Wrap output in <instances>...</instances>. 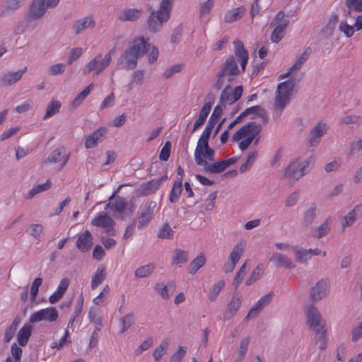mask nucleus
Instances as JSON below:
<instances>
[{
    "mask_svg": "<svg viewBox=\"0 0 362 362\" xmlns=\"http://www.w3.org/2000/svg\"><path fill=\"white\" fill-rule=\"evenodd\" d=\"M316 206L315 204L310 206L304 214L303 216V224L306 226L310 225L315 218L316 216Z\"/></svg>",
    "mask_w": 362,
    "mask_h": 362,
    "instance_id": "54",
    "label": "nucleus"
},
{
    "mask_svg": "<svg viewBox=\"0 0 362 362\" xmlns=\"http://www.w3.org/2000/svg\"><path fill=\"white\" fill-rule=\"evenodd\" d=\"M307 325L315 332V344L321 350L327 347L328 341V328L326 321L314 305H310L305 308Z\"/></svg>",
    "mask_w": 362,
    "mask_h": 362,
    "instance_id": "1",
    "label": "nucleus"
},
{
    "mask_svg": "<svg viewBox=\"0 0 362 362\" xmlns=\"http://www.w3.org/2000/svg\"><path fill=\"white\" fill-rule=\"evenodd\" d=\"M338 22V16L337 15H332L328 22L325 28V32L327 33L329 35H332L333 32L336 28L337 23Z\"/></svg>",
    "mask_w": 362,
    "mask_h": 362,
    "instance_id": "63",
    "label": "nucleus"
},
{
    "mask_svg": "<svg viewBox=\"0 0 362 362\" xmlns=\"http://www.w3.org/2000/svg\"><path fill=\"white\" fill-rule=\"evenodd\" d=\"M95 26V21L91 16H88L81 18L73 24L72 28L76 35L79 34L81 32L88 28H92Z\"/></svg>",
    "mask_w": 362,
    "mask_h": 362,
    "instance_id": "25",
    "label": "nucleus"
},
{
    "mask_svg": "<svg viewBox=\"0 0 362 362\" xmlns=\"http://www.w3.org/2000/svg\"><path fill=\"white\" fill-rule=\"evenodd\" d=\"M61 107V103L58 100H52L47 105L43 119L45 120L56 115Z\"/></svg>",
    "mask_w": 362,
    "mask_h": 362,
    "instance_id": "48",
    "label": "nucleus"
},
{
    "mask_svg": "<svg viewBox=\"0 0 362 362\" xmlns=\"http://www.w3.org/2000/svg\"><path fill=\"white\" fill-rule=\"evenodd\" d=\"M141 8H125L118 15V19L121 21H135L142 15Z\"/></svg>",
    "mask_w": 362,
    "mask_h": 362,
    "instance_id": "27",
    "label": "nucleus"
},
{
    "mask_svg": "<svg viewBox=\"0 0 362 362\" xmlns=\"http://www.w3.org/2000/svg\"><path fill=\"white\" fill-rule=\"evenodd\" d=\"M106 134V129L100 127L91 134H90L85 140L84 146L86 148H92L95 147L98 142L104 139L105 134Z\"/></svg>",
    "mask_w": 362,
    "mask_h": 362,
    "instance_id": "20",
    "label": "nucleus"
},
{
    "mask_svg": "<svg viewBox=\"0 0 362 362\" xmlns=\"http://www.w3.org/2000/svg\"><path fill=\"white\" fill-rule=\"evenodd\" d=\"M153 344V339L152 337L147 338L135 349V354L137 356L141 354L144 351L150 349Z\"/></svg>",
    "mask_w": 362,
    "mask_h": 362,
    "instance_id": "64",
    "label": "nucleus"
},
{
    "mask_svg": "<svg viewBox=\"0 0 362 362\" xmlns=\"http://www.w3.org/2000/svg\"><path fill=\"white\" fill-rule=\"evenodd\" d=\"M182 191V178H177L172 187L171 192L169 196V200L171 203H176Z\"/></svg>",
    "mask_w": 362,
    "mask_h": 362,
    "instance_id": "36",
    "label": "nucleus"
},
{
    "mask_svg": "<svg viewBox=\"0 0 362 362\" xmlns=\"http://www.w3.org/2000/svg\"><path fill=\"white\" fill-rule=\"evenodd\" d=\"M240 72L235 57L232 55L229 56L216 74V80L214 83V88L219 90L228 86L231 87V83Z\"/></svg>",
    "mask_w": 362,
    "mask_h": 362,
    "instance_id": "4",
    "label": "nucleus"
},
{
    "mask_svg": "<svg viewBox=\"0 0 362 362\" xmlns=\"http://www.w3.org/2000/svg\"><path fill=\"white\" fill-rule=\"evenodd\" d=\"M147 47L150 48L151 45L144 37L135 38L119 59L120 67L127 70L134 69L137 65L139 57L148 51Z\"/></svg>",
    "mask_w": 362,
    "mask_h": 362,
    "instance_id": "2",
    "label": "nucleus"
},
{
    "mask_svg": "<svg viewBox=\"0 0 362 362\" xmlns=\"http://www.w3.org/2000/svg\"><path fill=\"white\" fill-rule=\"evenodd\" d=\"M52 182L49 180H47L45 183L33 186L31 188V189L28 192V193L25 195V199H30L33 198L35 195L49 189L52 187Z\"/></svg>",
    "mask_w": 362,
    "mask_h": 362,
    "instance_id": "35",
    "label": "nucleus"
},
{
    "mask_svg": "<svg viewBox=\"0 0 362 362\" xmlns=\"http://www.w3.org/2000/svg\"><path fill=\"white\" fill-rule=\"evenodd\" d=\"M290 100L291 97L276 92L274 104V110L278 111L280 115L285 109Z\"/></svg>",
    "mask_w": 362,
    "mask_h": 362,
    "instance_id": "34",
    "label": "nucleus"
},
{
    "mask_svg": "<svg viewBox=\"0 0 362 362\" xmlns=\"http://www.w3.org/2000/svg\"><path fill=\"white\" fill-rule=\"evenodd\" d=\"M31 332L32 327L29 324H25L21 327L17 335L18 343L20 346H24L27 344Z\"/></svg>",
    "mask_w": 362,
    "mask_h": 362,
    "instance_id": "32",
    "label": "nucleus"
},
{
    "mask_svg": "<svg viewBox=\"0 0 362 362\" xmlns=\"http://www.w3.org/2000/svg\"><path fill=\"white\" fill-rule=\"evenodd\" d=\"M288 23L289 21L285 18L283 11H279L276 14L274 20L270 23V27L274 28L271 35L272 42L278 43L284 37Z\"/></svg>",
    "mask_w": 362,
    "mask_h": 362,
    "instance_id": "9",
    "label": "nucleus"
},
{
    "mask_svg": "<svg viewBox=\"0 0 362 362\" xmlns=\"http://www.w3.org/2000/svg\"><path fill=\"white\" fill-rule=\"evenodd\" d=\"M339 30L347 37L353 36L355 32L354 25H350L346 21H341L339 25Z\"/></svg>",
    "mask_w": 362,
    "mask_h": 362,
    "instance_id": "59",
    "label": "nucleus"
},
{
    "mask_svg": "<svg viewBox=\"0 0 362 362\" xmlns=\"http://www.w3.org/2000/svg\"><path fill=\"white\" fill-rule=\"evenodd\" d=\"M240 72L235 57L232 55L229 56L216 74V80L214 83V88L219 90L228 86L231 87V83Z\"/></svg>",
    "mask_w": 362,
    "mask_h": 362,
    "instance_id": "3",
    "label": "nucleus"
},
{
    "mask_svg": "<svg viewBox=\"0 0 362 362\" xmlns=\"http://www.w3.org/2000/svg\"><path fill=\"white\" fill-rule=\"evenodd\" d=\"M223 114V107L221 105H216L211 115L207 124L214 127Z\"/></svg>",
    "mask_w": 362,
    "mask_h": 362,
    "instance_id": "56",
    "label": "nucleus"
},
{
    "mask_svg": "<svg viewBox=\"0 0 362 362\" xmlns=\"http://www.w3.org/2000/svg\"><path fill=\"white\" fill-rule=\"evenodd\" d=\"M261 129V124L255 122H250L233 135L232 141H240L238 146L240 149L243 151L250 146L253 140L259 135Z\"/></svg>",
    "mask_w": 362,
    "mask_h": 362,
    "instance_id": "6",
    "label": "nucleus"
},
{
    "mask_svg": "<svg viewBox=\"0 0 362 362\" xmlns=\"http://www.w3.org/2000/svg\"><path fill=\"white\" fill-rule=\"evenodd\" d=\"M243 93V87L241 86H236L233 90L231 87H225L222 90L219 102L221 106L231 105L240 99Z\"/></svg>",
    "mask_w": 362,
    "mask_h": 362,
    "instance_id": "13",
    "label": "nucleus"
},
{
    "mask_svg": "<svg viewBox=\"0 0 362 362\" xmlns=\"http://www.w3.org/2000/svg\"><path fill=\"white\" fill-rule=\"evenodd\" d=\"M270 261L273 262L277 267H282L286 269H293L295 267V264L293 263L292 260L286 255L281 253H274Z\"/></svg>",
    "mask_w": 362,
    "mask_h": 362,
    "instance_id": "28",
    "label": "nucleus"
},
{
    "mask_svg": "<svg viewBox=\"0 0 362 362\" xmlns=\"http://www.w3.org/2000/svg\"><path fill=\"white\" fill-rule=\"evenodd\" d=\"M20 323H21L20 317H15L14 320H13L11 325L6 329L5 335H4L5 342H9L13 339Z\"/></svg>",
    "mask_w": 362,
    "mask_h": 362,
    "instance_id": "45",
    "label": "nucleus"
},
{
    "mask_svg": "<svg viewBox=\"0 0 362 362\" xmlns=\"http://www.w3.org/2000/svg\"><path fill=\"white\" fill-rule=\"evenodd\" d=\"M44 227L42 224L35 223L31 224L27 232L33 237L35 238L38 242L41 240L42 235L43 233Z\"/></svg>",
    "mask_w": 362,
    "mask_h": 362,
    "instance_id": "49",
    "label": "nucleus"
},
{
    "mask_svg": "<svg viewBox=\"0 0 362 362\" xmlns=\"http://www.w3.org/2000/svg\"><path fill=\"white\" fill-rule=\"evenodd\" d=\"M156 206L154 201H148L141 206L138 211V228H145L152 220L153 211Z\"/></svg>",
    "mask_w": 362,
    "mask_h": 362,
    "instance_id": "10",
    "label": "nucleus"
},
{
    "mask_svg": "<svg viewBox=\"0 0 362 362\" xmlns=\"http://www.w3.org/2000/svg\"><path fill=\"white\" fill-rule=\"evenodd\" d=\"M168 179L167 174L160 177L153 179L148 182H144L140 185V190L142 194L148 195L156 192L160 185Z\"/></svg>",
    "mask_w": 362,
    "mask_h": 362,
    "instance_id": "17",
    "label": "nucleus"
},
{
    "mask_svg": "<svg viewBox=\"0 0 362 362\" xmlns=\"http://www.w3.org/2000/svg\"><path fill=\"white\" fill-rule=\"evenodd\" d=\"M328 126L326 123L319 122L309 132L308 144L310 147H316L320 142L321 138L327 134Z\"/></svg>",
    "mask_w": 362,
    "mask_h": 362,
    "instance_id": "15",
    "label": "nucleus"
},
{
    "mask_svg": "<svg viewBox=\"0 0 362 362\" xmlns=\"http://www.w3.org/2000/svg\"><path fill=\"white\" fill-rule=\"evenodd\" d=\"M214 0H207L204 3L200 5V17L204 18L206 17L211 12L213 6H214Z\"/></svg>",
    "mask_w": 362,
    "mask_h": 362,
    "instance_id": "61",
    "label": "nucleus"
},
{
    "mask_svg": "<svg viewBox=\"0 0 362 362\" xmlns=\"http://www.w3.org/2000/svg\"><path fill=\"white\" fill-rule=\"evenodd\" d=\"M295 86V82L292 79H288L286 81L279 83L276 91L281 94L289 96L291 98L292 92Z\"/></svg>",
    "mask_w": 362,
    "mask_h": 362,
    "instance_id": "37",
    "label": "nucleus"
},
{
    "mask_svg": "<svg viewBox=\"0 0 362 362\" xmlns=\"http://www.w3.org/2000/svg\"><path fill=\"white\" fill-rule=\"evenodd\" d=\"M224 286L225 281L223 280H220L218 282L214 284L208 292V299L211 302L215 301Z\"/></svg>",
    "mask_w": 362,
    "mask_h": 362,
    "instance_id": "40",
    "label": "nucleus"
},
{
    "mask_svg": "<svg viewBox=\"0 0 362 362\" xmlns=\"http://www.w3.org/2000/svg\"><path fill=\"white\" fill-rule=\"evenodd\" d=\"M155 269V265L153 263H149L148 264H145L144 266H141L138 267L135 272L134 274L136 278H146L149 276Z\"/></svg>",
    "mask_w": 362,
    "mask_h": 362,
    "instance_id": "42",
    "label": "nucleus"
},
{
    "mask_svg": "<svg viewBox=\"0 0 362 362\" xmlns=\"http://www.w3.org/2000/svg\"><path fill=\"white\" fill-rule=\"evenodd\" d=\"M158 237L161 239H172L173 238V230L168 223H165L159 230Z\"/></svg>",
    "mask_w": 362,
    "mask_h": 362,
    "instance_id": "62",
    "label": "nucleus"
},
{
    "mask_svg": "<svg viewBox=\"0 0 362 362\" xmlns=\"http://www.w3.org/2000/svg\"><path fill=\"white\" fill-rule=\"evenodd\" d=\"M345 6L349 9V13L362 12V0H345Z\"/></svg>",
    "mask_w": 362,
    "mask_h": 362,
    "instance_id": "58",
    "label": "nucleus"
},
{
    "mask_svg": "<svg viewBox=\"0 0 362 362\" xmlns=\"http://www.w3.org/2000/svg\"><path fill=\"white\" fill-rule=\"evenodd\" d=\"M362 216V205H356L346 216L343 217L341 227L343 229L352 226Z\"/></svg>",
    "mask_w": 362,
    "mask_h": 362,
    "instance_id": "22",
    "label": "nucleus"
},
{
    "mask_svg": "<svg viewBox=\"0 0 362 362\" xmlns=\"http://www.w3.org/2000/svg\"><path fill=\"white\" fill-rule=\"evenodd\" d=\"M188 261V252L187 251L178 249L175 251V255L173 259V264H182Z\"/></svg>",
    "mask_w": 362,
    "mask_h": 362,
    "instance_id": "55",
    "label": "nucleus"
},
{
    "mask_svg": "<svg viewBox=\"0 0 362 362\" xmlns=\"http://www.w3.org/2000/svg\"><path fill=\"white\" fill-rule=\"evenodd\" d=\"M119 333L123 334L125 332L134 322V315L129 313L119 320Z\"/></svg>",
    "mask_w": 362,
    "mask_h": 362,
    "instance_id": "43",
    "label": "nucleus"
},
{
    "mask_svg": "<svg viewBox=\"0 0 362 362\" xmlns=\"http://www.w3.org/2000/svg\"><path fill=\"white\" fill-rule=\"evenodd\" d=\"M91 224L103 228L105 232L109 235H115V230L114 228L115 221L105 212L98 214L91 221Z\"/></svg>",
    "mask_w": 362,
    "mask_h": 362,
    "instance_id": "12",
    "label": "nucleus"
},
{
    "mask_svg": "<svg viewBox=\"0 0 362 362\" xmlns=\"http://www.w3.org/2000/svg\"><path fill=\"white\" fill-rule=\"evenodd\" d=\"M211 103H205L203 107H202L198 118L195 121L193 129L191 132V134L194 133L198 128H199L201 126H202L204 122H206V119L211 111Z\"/></svg>",
    "mask_w": 362,
    "mask_h": 362,
    "instance_id": "30",
    "label": "nucleus"
},
{
    "mask_svg": "<svg viewBox=\"0 0 362 362\" xmlns=\"http://www.w3.org/2000/svg\"><path fill=\"white\" fill-rule=\"evenodd\" d=\"M64 147L56 148L47 158L45 162L49 163H57L59 161H62L60 165L61 168H62L69 159V154H64Z\"/></svg>",
    "mask_w": 362,
    "mask_h": 362,
    "instance_id": "21",
    "label": "nucleus"
},
{
    "mask_svg": "<svg viewBox=\"0 0 362 362\" xmlns=\"http://www.w3.org/2000/svg\"><path fill=\"white\" fill-rule=\"evenodd\" d=\"M234 53L237 59L240 62V66L243 71L245 70L246 65L248 62V52L245 49L244 45L240 40H235L233 42Z\"/></svg>",
    "mask_w": 362,
    "mask_h": 362,
    "instance_id": "19",
    "label": "nucleus"
},
{
    "mask_svg": "<svg viewBox=\"0 0 362 362\" xmlns=\"http://www.w3.org/2000/svg\"><path fill=\"white\" fill-rule=\"evenodd\" d=\"M25 0H5L0 8V16L6 17L19 9Z\"/></svg>",
    "mask_w": 362,
    "mask_h": 362,
    "instance_id": "24",
    "label": "nucleus"
},
{
    "mask_svg": "<svg viewBox=\"0 0 362 362\" xmlns=\"http://www.w3.org/2000/svg\"><path fill=\"white\" fill-rule=\"evenodd\" d=\"M93 87V84L90 83L86 88H84L81 92H80L71 102V106L73 108H76L77 107H78L83 103V101L85 100V98L89 95Z\"/></svg>",
    "mask_w": 362,
    "mask_h": 362,
    "instance_id": "41",
    "label": "nucleus"
},
{
    "mask_svg": "<svg viewBox=\"0 0 362 362\" xmlns=\"http://www.w3.org/2000/svg\"><path fill=\"white\" fill-rule=\"evenodd\" d=\"M206 263V258L202 254L197 255L189 264L188 272L194 275Z\"/></svg>",
    "mask_w": 362,
    "mask_h": 362,
    "instance_id": "38",
    "label": "nucleus"
},
{
    "mask_svg": "<svg viewBox=\"0 0 362 362\" xmlns=\"http://www.w3.org/2000/svg\"><path fill=\"white\" fill-rule=\"evenodd\" d=\"M26 70L27 67H24V69L15 72H5L1 77V81L5 86L13 85L22 78L23 74L26 71Z\"/></svg>",
    "mask_w": 362,
    "mask_h": 362,
    "instance_id": "26",
    "label": "nucleus"
},
{
    "mask_svg": "<svg viewBox=\"0 0 362 362\" xmlns=\"http://www.w3.org/2000/svg\"><path fill=\"white\" fill-rule=\"evenodd\" d=\"M169 346V340L165 339L161 341L160 345L156 348L153 352V356L156 361H159L161 357L166 353Z\"/></svg>",
    "mask_w": 362,
    "mask_h": 362,
    "instance_id": "52",
    "label": "nucleus"
},
{
    "mask_svg": "<svg viewBox=\"0 0 362 362\" xmlns=\"http://www.w3.org/2000/svg\"><path fill=\"white\" fill-rule=\"evenodd\" d=\"M173 2L174 0H162L157 11H151V8L148 7V11H151L148 18V29L151 32L160 31L163 24L170 19Z\"/></svg>",
    "mask_w": 362,
    "mask_h": 362,
    "instance_id": "5",
    "label": "nucleus"
},
{
    "mask_svg": "<svg viewBox=\"0 0 362 362\" xmlns=\"http://www.w3.org/2000/svg\"><path fill=\"white\" fill-rule=\"evenodd\" d=\"M69 343H71L70 334L66 329L65 330L64 335L59 339V341L52 342L51 347L57 348V349H62Z\"/></svg>",
    "mask_w": 362,
    "mask_h": 362,
    "instance_id": "57",
    "label": "nucleus"
},
{
    "mask_svg": "<svg viewBox=\"0 0 362 362\" xmlns=\"http://www.w3.org/2000/svg\"><path fill=\"white\" fill-rule=\"evenodd\" d=\"M59 317L58 310L54 307H48L33 313L29 319L30 322L36 323L42 320L54 322Z\"/></svg>",
    "mask_w": 362,
    "mask_h": 362,
    "instance_id": "11",
    "label": "nucleus"
},
{
    "mask_svg": "<svg viewBox=\"0 0 362 362\" xmlns=\"http://www.w3.org/2000/svg\"><path fill=\"white\" fill-rule=\"evenodd\" d=\"M245 247V243L243 241L238 242L233 248L229 258L230 262L237 263L243 254Z\"/></svg>",
    "mask_w": 362,
    "mask_h": 362,
    "instance_id": "39",
    "label": "nucleus"
},
{
    "mask_svg": "<svg viewBox=\"0 0 362 362\" xmlns=\"http://www.w3.org/2000/svg\"><path fill=\"white\" fill-rule=\"evenodd\" d=\"M295 257L296 260L301 263H305L311 258L309 250L303 248L298 249L296 251Z\"/></svg>",
    "mask_w": 362,
    "mask_h": 362,
    "instance_id": "60",
    "label": "nucleus"
},
{
    "mask_svg": "<svg viewBox=\"0 0 362 362\" xmlns=\"http://www.w3.org/2000/svg\"><path fill=\"white\" fill-rule=\"evenodd\" d=\"M328 293V283L327 280L322 279L316 283L311 288L310 298L317 301L325 298Z\"/></svg>",
    "mask_w": 362,
    "mask_h": 362,
    "instance_id": "18",
    "label": "nucleus"
},
{
    "mask_svg": "<svg viewBox=\"0 0 362 362\" xmlns=\"http://www.w3.org/2000/svg\"><path fill=\"white\" fill-rule=\"evenodd\" d=\"M47 6L45 0H33L27 16L28 21H36L45 13Z\"/></svg>",
    "mask_w": 362,
    "mask_h": 362,
    "instance_id": "16",
    "label": "nucleus"
},
{
    "mask_svg": "<svg viewBox=\"0 0 362 362\" xmlns=\"http://www.w3.org/2000/svg\"><path fill=\"white\" fill-rule=\"evenodd\" d=\"M332 222L331 217H329L315 230V233L313 236L317 238L325 237L330 230L329 225Z\"/></svg>",
    "mask_w": 362,
    "mask_h": 362,
    "instance_id": "47",
    "label": "nucleus"
},
{
    "mask_svg": "<svg viewBox=\"0 0 362 362\" xmlns=\"http://www.w3.org/2000/svg\"><path fill=\"white\" fill-rule=\"evenodd\" d=\"M202 167L206 173H220L226 169V163L223 160L214 162L212 164L208 163Z\"/></svg>",
    "mask_w": 362,
    "mask_h": 362,
    "instance_id": "44",
    "label": "nucleus"
},
{
    "mask_svg": "<svg viewBox=\"0 0 362 362\" xmlns=\"http://www.w3.org/2000/svg\"><path fill=\"white\" fill-rule=\"evenodd\" d=\"M111 208V209L119 214L123 213L126 208V203L122 198H117L114 202L106 204L105 209Z\"/></svg>",
    "mask_w": 362,
    "mask_h": 362,
    "instance_id": "51",
    "label": "nucleus"
},
{
    "mask_svg": "<svg viewBox=\"0 0 362 362\" xmlns=\"http://www.w3.org/2000/svg\"><path fill=\"white\" fill-rule=\"evenodd\" d=\"M115 47H113L105 56L101 53L98 54L83 67V74L87 75L90 72H94L95 75H98L102 73L110 64L112 57L115 53Z\"/></svg>",
    "mask_w": 362,
    "mask_h": 362,
    "instance_id": "8",
    "label": "nucleus"
},
{
    "mask_svg": "<svg viewBox=\"0 0 362 362\" xmlns=\"http://www.w3.org/2000/svg\"><path fill=\"white\" fill-rule=\"evenodd\" d=\"M243 302L242 296L235 292L229 302L227 303L226 307L223 313V319L224 321L231 320L238 313Z\"/></svg>",
    "mask_w": 362,
    "mask_h": 362,
    "instance_id": "14",
    "label": "nucleus"
},
{
    "mask_svg": "<svg viewBox=\"0 0 362 362\" xmlns=\"http://www.w3.org/2000/svg\"><path fill=\"white\" fill-rule=\"evenodd\" d=\"M313 161V158L312 156L304 160H301L300 158L294 160L284 169L283 177L293 181L298 180L300 177L308 173L310 165Z\"/></svg>",
    "mask_w": 362,
    "mask_h": 362,
    "instance_id": "7",
    "label": "nucleus"
},
{
    "mask_svg": "<svg viewBox=\"0 0 362 362\" xmlns=\"http://www.w3.org/2000/svg\"><path fill=\"white\" fill-rule=\"evenodd\" d=\"M243 11V8H236L228 11L224 16V21L228 23L236 21L241 18Z\"/></svg>",
    "mask_w": 362,
    "mask_h": 362,
    "instance_id": "50",
    "label": "nucleus"
},
{
    "mask_svg": "<svg viewBox=\"0 0 362 362\" xmlns=\"http://www.w3.org/2000/svg\"><path fill=\"white\" fill-rule=\"evenodd\" d=\"M93 245V236L90 231L85 230L77 238L76 246L81 252H86Z\"/></svg>",
    "mask_w": 362,
    "mask_h": 362,
    "instance_id": "23",
    "label": "nucleus"
},
{
    "mask_svg": "<svg viewBox=\"0 0 362 362\" xmlns=\"http://www.w3.org/2000/svg\"><path fill=\"white\" fill-rule=\"evenodd\" d=\"M175 285L174 282H168L167 284L163 283H157L154 286V290L165 300L170 297V290L174 291Z\"/></svg>",
    "mask_w": 362,
    "mask_h": 362,
    "instance_id": "31",
    "label": "nucleus"
},
{
    "mask_svg": "<svg viewBox=\"0 0 362 362\" xmlns=\"http://www.w3.org/2000/svg\"><path fill=\"white\" fill-rule=\"evenodd\" d=\"M199 158L197 155L194 154V160L198 165L204 166L208 164L205 159H208L209 161L215 160V151L207 146L206 148L202 150V153L199 154Z\"/></svg>",
    "mask_w": 362,
    "mask_h": 362,
    "instance_id": "29",
    "label": "nucleus"
},
{
    "mask_svg": "<svg viewBox=\"0 0 362 362\" xmlns=\"http://www.w3.org/2000/svg\"><path fill=\"white\" fill-rule=\"evenodd\" d=\"M106 278L105 267L103 265L98 267L91 279V288L95 289Z\"/></svg>",
    "mask_w": 362,
    "mask_h": 362,
    "instance_id": "33",
    "label": "nucleus"
},
{
    "mask_svg": "<svg viewBox=\"0 0 362 362\" xmlns=\"http://www.w3.org/2000/svg\"><path fill=\"white\" fill-rule=\"evenodd\" d=\"M311 52V49L310 47L306 48L304 52L300 55L298 59L295 62V63L291 67V71H297L300 70L303 65L308 60Z\"/></svg>",
    "mask_w": 362,
    "mask_h": 362,
    "instance_id": "46",
    "label": "nucleus"
},
{
    "mask_svg": "<svg viewBox=\"0 0 362 362\" xmlns=\"http://www.w3.org/2000/svg\"><path fill=\"white\" fill-rule=\"evenodd\" d=\"M362 118L356 115H346L339 119V122L344 124H356L359 126L361 124Z\"/></svg>",
    "mask_w": 362,
    "mask_h": 362,
    "instance_id": "53",
    "label": "nucleus"
}]
</instances>
